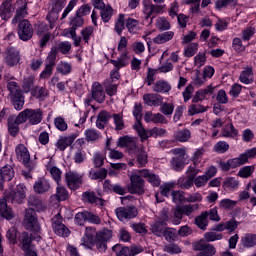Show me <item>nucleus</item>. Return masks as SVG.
<instances>
[{
    "label": "nucleus",
    "instance_id": "obj_1",
    "mask_svg": "<svg viewBox=\"0 0 256 256\" xmlns=\"http://www.w3.org/2000/svg\"><path fill=\"white\" fill-rule=\"evenodd\" d=\"M7 89L10 92L11 103L16 111H21L25 105V97L23 91L17 82L11 81L7 84Z\"/></svg>",
    "mask_w": 256,
    "mask_h": 256
},
{
    "label": "nucleus",
    "instance_id": "obj_2",
    "mask_svg": "<svg viewBox=\"0 0 256 256\" xmlns=\"http://www.w3.org/2000/svg\"><path fill=\"white\" fill-rule=\"evenodd\" d=\"M20 123H29V125H39L43 121V110L41 108H27L18 114Z\"/></svg>",
    "mask_w": 256,
    "mask_h": 256
},
{
    "label": "nucleus",
    "instance_id": "obj_3",
    "mask_svg": "<svg viewBox=\"0 0 256 256\" xmlns=\"http://www.w3.org/2000/svg\"><path fill=\"white\" fill-rule=\"evenodd\" d=\"M128 191L131 195H145V179L141 175V170H137L130 176Z\"/></svg>",
    "mask_w": 256,
    "mask_h": 256
},
{
    "label": "nucleus",
    "instance_id": "obj_4",
    "mask_svg": "<svg viewBox=\"0 0 256 256\" xmlns=\"http://www.w3.org/2000/svg\"><path fill=\"white\" fill-rule=\"evenodd\" d=\"M27 198V186L25 184H18L14 189L5 192L4 199L8 203H16L21 205Z\"/></svg>",
    "mask_w": 256,
    "mask_h": 256
},
{
    "label": "nucleus",
    "instance_id": "obj_5",
    "mask_svg": "<svg viewBox=\"0 0 256 256\" xmlns=\"http://www.w3.org/2000/svg\"><path fill=\"white\" fill-rule=\"evenodd\" d=\"M117 146L125 147L129 155H136L143 149V146L137 145L135 139L130 136H121L118 138Z\"/></svg>",
    "mask_w": 256,
    "mask_h": 256
},
{
    "label": "nucleus",
    "instance_id": "obj_6",
    "mask_svg": "<svg viewBox=\"0 0 256 256\" xmlns=\"http://www.w3.org/2000/svg\"><path fill=\"white\" fill-rule=\"evenodd\" d=\"M197 209H199V204H188L176 207L174 210V217L176 219L175 225H179L181 223L183 215L191 217Z\"/></svg>",
    "mask_w": 256,
    "mask_h": 256
},
{
    "label": "nucleus",
    "instance_id": "obj_7",
    "mask_svg": "<svg viewBox=\"0 0 256 256\" xmlns=\"http://www.w3.org/2000/svg\"><path fill=\"white\" fill-rule=\"evenodd\" d=\"M144 8H143V12H144V19L145 21H147L148 19H150V23H153V19L155 16L151 17L152 15H159L161 13H163V9H165V5H156L153 4V2H151L150 0H145L143 2Z\"/></svg>",
    "mask_w": 256,
    "mask_h": 256
},
{
    "label": "nucleus",
    "instance_id": "obj_8",
    "mask_svg": "<svg viewBox=\"0 0 256 256\" xmlns=\"http://www.w3.org/2000/svg\"><path fill=\"white\" fill-rule=\"evenodd\" d=\"M65 182L70 191H77L83 185V174L68 171L65 173Z\"/></svg>",
    "mask_w": 256,
    "mask_h": 256
},
{
    "label": "nucleus",
    "instance_id": "obj_9",
    "mask_svg": "<svg viewBox=\"0 0 256 256\" xmlns=\"http://www.w3.org/2000/svg\"><path fill=\"white\" fill-rule=\"evenodd\" d=\"M17 34L21 41H29L33 37V26L29 20H21L18 23Z\"/></svg>",
    "mask_w": 256,
    "mask_h": 256
},
{
    "label": "nucleus",
    "instance_id": "obj_10",
    "mask_svg": "<svg viewBox=\"0 0 256 256\" xmlns=\"http://www.w3.org/2000/svg\"><path fill=\"white\" fill-rule=\"evenodd\" d=\"M111 237L112 234L110 230H104L96 233L94 247H96L99 253H105V251H107V241H109Z\"/></svg>",
    "mask_w": 256,
    "mask_h": 256
},
{
    "label": "nucleus",
    "instance_id": "obj_11",
    "mask_svg": "<svg viewBox=\"0 0 256 256\" xmlns=\"http://www.w3.org/2000/svg\"><path fill=\"white\" fill-rule=\"evenodd\" d=\"M137 133L140 137V141L144 143V141H147L149 137H154V139H157V137H165V135H167V130L157 127L146 130L144 127H142Z\"/></svg>",
    "mask_w": 256,
    "mask_h": 256
},
{
    "label": "nucleus",
    "instance_id": "obj_12",
    "mask_svg": "<svg viewBox=\"0 0 256 256\" xmlns=\"http://www.w3.org/2000/svg\"><path fill=\"white\" fill-rule=\"evenodd\" d=\"M15 154L17 161L26 166L27 169H31V154L27 147L23 144H18L15 148Z\"/></svg>",
    "mask_w": 256,
    "mask_h": 256
},
{
    "label": "nucleus",
    "instance_id": "obj_13",
    "mask_svg": "<svg viewBox=\"0 0 256 256\" xmlns=\"http://www.w3.org/2000/svg\"><path fill=\"white\" fill-rule=\"evenodd\" d=\"M116 217L119 221H127V219H135L139 215V211L135 206L119 207L115 210Z\"/></svg>",
    "mask_w": 256,
    "mask_h": 256
},
{
    "label": "nucleus",
    "instance_id": "obj_14",
    "mask_svg": "<svg viewBox=\"0 0 256 256\" xmlns=\"http://www.w3.org/2000/svg\"><path fill=\"white\" fill-rule=\"evenodd\" d=\"M24 227L28 231H39V223L37 222V216L35 210L28 209L24 217Z\"/></svg>",
    "mask_w": 256,
    "mask_h": 256
},
{
    "label": "nucleus",
    "instance_id": "obj_15",
    "mask_svg": "<svg viewBox=\"0 0 256 256\" xmlns=\"http://www.w3.org/2000/svg\"><path fill=\"white\" fill-rule=\"evenodd\" d=\"M4 61L9 67H15L21 61L19 51L13 47L7 48L4 52Z\"/></svg>",
    "mask_w": 256,
    "mask_h": 256
},
{
    "label": "nucleus",
    "instance_id": "obj_16",
    "mask_svg": "<svg viewBox=\"0 0 256 256\" xmlns=\"http://www.w3.org/2000/svg\"><path fill=\"white\" fill-rule=\"evenodd\" d=\"M162 219L164 220L156 221L150 226V231L153 233V235H156V237H163V233H165V229H167V224L165 221H167L169 217L167 214H164Z\"/></svg>",
    "mask_w": 256,
    "mask_h": 256
},
{
    "label": "nucleus",
    "instance_id": "obj_17",
    "mask_svg": "<svg viewBox=\"0 0 256 256\" xmlns=\"http://www.w3.org/2000/svg\"><path fill=\"white\" fill-rule=\"evenodd\" d=\"M103 191L105 193H116V195H125L127 189L121 184H112L111 180H105L103 182Z\"/></svg>",
    "mask_w": 256,
    "mask_h": 256
},
{
    "label": "nucleus",
    "instance_id": "obj_18",
    "mask_svg": "<svg viewBox=\"0 0 256 256\" xmlns=\"http://www.w3.org/2000/svg\"><path fill=\"white\" fill-rule=\"evenodd\" d=\"M140 175L143 177V179H146L152 187H159L161 185V177L159 175L151 172L149 169H141Z\"/></svg>",
    "mask_w": 256,
    "mask_h": 256
},
{
    "label": "nucleus",
    "instance_id": "obj_19",
    "mask_svg": "<svg viewBox=\"0 0 256 256\" xmlns=\"http://www.w3.org/2000/svg\"><path fill=\"white\" fill-rule=\"evenodd\" d=\"M194 249L200 251L197 255L213 256L216 253L215 247L203 240L196 243Z\"/></svg>",
    "mask_w": 256,
    "mask_h": 256
},
{
    "label": "nucleus",
    "instance_id": "obj_20",
    "mask_svg": "<svg viewBox=\"0 0 256 256\" xmlns=\"http://www.w3.org/2000/svg\"><path fill=\"white\" fill-rule=\"evenodd\" d=\"M239 81L240 83H243V85H253V83H255V73L253 72V67H245L240 73Z\"/></svg>",
    "mask_w": 256,
    "mask_h": 256
},
{
    "label": "nucleus",
    "instance_id": "obj_21",
    "mask_svg": "<svg viewBox=\"0 0 256 256\" xmlns=\"http://www.w3.org/2000/svg\"><path fill=\"white\" fill-rule=\"evenodd\" d=\"M15 177V170L11 165H6L0 169V191L3 190L5 181H11Z\"/></svg>",
    "mask_w": 256,
    "mask_h": 256
},
{
    "label": "nucleus",
    "instance_id": "obj_22",
    "mask_svg": "<svg viewBox=\"0 0 256 256\" xmlns=\"http://www.w3.org/2000/svg\"><path fill=\"white\" fill-rule=\"evenodd\" d=\"M215 91L213 85H208L206 88L198 90L192 98V103H199V101H205L207 97H211Z\"/></svg>",
    "mask_w": 256,
    "mask_h": 256
},
{
    "label": "nucleus",
    "instance_id": "obj_23",
    "mask_svg": "<svg viewBox=\"0 0 256 256\" xmlns=\"http://www.w3.org/2000/svg\"><path fill=\"white\" fill-rule=\"evenodd\" d=\"M133 117L136 122L134 124V129L138 133L140 129L143 127L141 120L143 119V105L141 103L136 102L133 107Z\"/></svg>",
    "mask_w": 256,
    "mask_h": 256
},
{
    "label": "nucleus",
    "instance_id": "obj_24",
    "mask_svg": "<svg viewBox=\"0 0 256 256\" xmlns=\"http://www.w3.org/2000/svg\"><path fill=\"white\" fill-rule=\"evenodd\" d=\"M92 99L97 103H103L105 101V90L99 82H94L91 89Z\"/></svg>",
    "mask_w": 256,
    "mask_h": 256
},
{
    "label": "nucleus",
    "instance_id": "obj_25",
    "mask_svg": "<svg viewBox=\"0 0 256 256\" xmlns=\"http://www.w3.org/2000/svg\"><path fill=\"white\" fill-rule=\"evenodd\" d=\"M143 101L148 107H159L163 105V96L159 94L148 93L143 96Z\"/></svg>",
    "mask_w": 256,
    "mask_h": 256
},
{
    "label": "nucleus",
    "instance_id": "obj_26",
    "mask_svg": "<svg viewBox=\"0 0 256 256\" xmlns=\"http://www.w3.org/2000/svg\"><path fill=\"white\" fill-rule=\"evenodd\" d=\"M77 139V134H71L70 136L61 137L55 144V147L58 151H65L67 147H71Z\"/></svg>",
    "mask_w": 256,
    "mask_h": 256
},
{
    "label": "nucleus",
    "instance_id": "obj_27",
    "mask_svg": "<svg viewBox=\"0 0 256 256\" xmlns=\"http://www.w3.org/2000/svg\"><path fill=\"white\" fill-rule=\"evenodd\" d=\"M18 241L22 251H27L28 249L33 248V237L29 232H22L18 237Z\"/></svg>",
    "mask_w": 256,
    "mask_h": 256
},
{
    "label": "nucleus",
    "instance_id": "obj_28",
    "mask_svg": "<svg viewBox=\"0 0 256 256\" xmlns=\"http://www.w3.org/2000/svg\"><path fill=\"white\" fill-rule=\"evenodd\" d=\"M33 189L38 195H43V193H47L51 189V183L46 178H39L34 183Z\"/></svg>",
    "mask_w": 256,
    "mask_h": 256
},
{
    "label": "nucleus",
    "instance_id": "obj_29",
    "mask_svg": "<svg viewBox=\"0 0 256 256\" xmlns=\"http://www.w3.org/2000/svg\"><path fill=\"white\" fill-rule=\"evenodd\" d=\"M13 6L11 5V2L9 0L4 1L0 5V17L3 19V21H9L11 17H13Z\"/></svg>",
    "mask_w": 256,
    "mask_h": 256
},
{
    "label": "nucleus",
    "instance_id": "obj_30",
    "mask_svg": "<svg viewBox=\"0 0 256 256\" xmlns=\"http://www.w3.org/2000/svg\"><path fill=\"white\" fill-rule=\"evenodd\" d=\"M9 203L6 198L0 199V215L7 219V221H11L15 217L13 213V209L7 205Z\"/></svg>",
    "mask_w": 256,
    "mask_h": 256
},
{
    "label": "nucleus",
    "instance_id": "obj_31",
    "mask_svg": "<svg viewBox=\"0 0 256 256\" xmlns=\"http://www.w3.org/2000/svg\"><path fill=\"white\" fill-rule=\"evenodd\" d=\"M240 243L244 249H253L256 247V234L246 233L241 237Z\"/></svg>",
    "mask_w": 256,
    "mask_h": 256
},
{
    "label": "nucleus",
    "instance_id": "obj_32",
    "mask_svg": "<svg viewBox=\"0 0 256 256\" xmlns=\"http://www.w3.org/2000/svg\"><path fill=\"white\" fill-rule=\"evenodd\" d=\"M25 122L19 121V116L8 118V131L11 137H17V133H19V125Z\"/></svg>",
    "mask_w": 256,
    "mask_h": 256
},
{
    "label": "nucleus",
    "instance_id": "obj_33",
    "mask_svg": "<svg viewBox=\"0 0 256 256\" xmlns=\"http://www.w3.org/2000/svg\"><path fill=\"white\" fill-rule=\"evenodd\" d=\"M111 119V114L107 112V110H102L99 112L96 120V127L98 129H105V126L107 123H109V120Z\"/></svg>",
    "mask_w": 256,
    "mask_h": 256
},
{
    "label": "nucleus",
    "instance_id": "obj_34",
    "mask_svg": "<svg viewBox=\"0 0 256 256\" xmlns=\"http://www.w3.org/2000/svg\"><path fill=\"white\" fill-rule=\"evenodd\" d=\"M175 37V32L173 31H166L163 33L158 34L156 37L153 38V43L156 45H163V43H169L171 39Z\"/></svg>",
    "mask_w": 256,
    "mask_h": 256
},
{
    "label": "nucleus",
    "instance_id": "obj_35",
    "mask_svg": "<svg viewBox=\"0 0 256 256\" xmlns=\"http://www.w3.org/2000/svg\"><path fill=\"white\" fill-rule=\"evenodd\" d=\"M82 197L83 200L86 201V203H91L92 205H100L101 207H103V199L97 197L95 192L86 191L83 193Z\"/></svg>",
    "mask_w": 256,
    "mask_h": 256
},
{
    "label": "nucleus",
    "instance_id": "obj_36",
    "mask_svg": "<svg viewBox=\"0 0 256 256\" xmlns=\"http://www.w3.org/2000/svg\"><path fill=\"white\" fill-rule=\"evenodd\" d=\"M174 139L178 143H187L191 139V131L187 128L174 132Z\"/></svg>",
    "mask_w": 256,
    "mask_h": 256
},
{
    "label": "nucleus",
    "instance_id": "obj_37",
    "mask_svg": "<svg viewBox=\"0 0 256 256\" xmlns=\"http://www.w3.org/2000/svg\"><path fill=\"white\" fill-rule=\"evenodd\" d=\"M71 42L69 41H63L55 44L52 47V50L56 52V54L59 55V53H62V55H67L71 51Z\"/></svg>",
    "mask_w": 256,
    "mask_h": 256
},
{
    "label": "nucleus",
    "instance_id": "obj_38",
    "mask_svg": "<svg viewBox=\"0 0 256 256\" xmlns=\"http://www.w3.org/2000/svg\"><path fill=\"white\" fill-rule=\"evenodd\" d=\"M152 89L155 93H169L171 91V84L165 80H158Z\"/></svg>",
    "mask_w": 256,
    "mask_h": 256
},
{
    "label": "nucleus",
    "instance_id": "obj_39",
    "mask_svg": "<svg viewBox=\"0 0 256 256\" xmlns=\"http://www.w3.org/2000/svg\"><path fill=\"white\" fill-rule=\"evenodd\" d=\"M195 225L202 231H207V227H209V218L207 217V212H202L195 218Z\"/></svg>",
    "mask_w": 256,
    "mask_h": 256
},
{
    "label": "nucleus",
    "instance_id": "obj_40",
    "mask_svg": "<svg viewBox=\"0 0 256 256\" xmlns=\"http://www.w3.org/2000/svg\"><path fill=\"white\" fill-rule=\"evenodd\" d=\"M89 177L92 181H103L107 179V169L100 168L99 170H91L89 172Z\"/></svg>",
    "mask_w": 256,
    "mask_h": 256
},
{
    "label": "nucleus",
    "instance_id": "obj_41",
    "mask_svg": "<svg viewBox=\"0 0 256 256\" xmlns=\"http://www.w3.org/2000/svg\"><path fill=\"white\" fill-rule=\"evenodd\" d=\"M239 135V131L235 126H233V123L227 124L221 131V136L222 137H230V138H235Z\"/></svg>",
    "mask_w": 256,
    "mask_h": 256
},
{
    "label": "nucleus",
    "instance_id": "obj_42",
    "mask_svg": "<svg viewBox=\"0 0 256 256\" xmlns=\"http://www.w3.org/2000/svg\"><path fill=\"white\" fill-rule=\"evenodd\" d=\"M57 73L60 75H69L73 71V65L69 62L60 61L56 67Z\"/></svg>",
    "mask_w": 256,
    "mask_h": 256
},
{
    "label": "nucleus",
    "instance_id": "obj_43",
    "mask_svg": "<svg viewBox=\"0 0 256 256\" xmlns=\"http://www.w3.org/2000/svg\"><path fill=\"white\" fill-rule=\"evenodd\" d=\"M129 59V55L127 53L120 54V56L116 60H111L110 63L116 67L119 71V69H122V67H127V60Z\"/></svg>",
    "mask_w": 256,
    "mask_h": 256
},
{
    "label": "nucleus",
    "instance_id": "obj_44",
    "mask_svg": "<svg viewBox=\"0 0 256 256\" xmlns=\"http://www.w3.org/2000/svg\"><path fill=\"white\" fill-rule=\"evenodd\" d=\"M27 17V5L21 6L16 10V14L12 19V25H17L18 22L22 21L21 19H25Z\"/></svg>",
    "mask_w": 256,
    "mask_h": 256
},
{
    "label": "nucleus",
    "instance_id": "obj_45",
    "mask_svg": "<svg viewBox=\"0 0 256 256\" xmlns=\"http://www.w3.org/2000/svg\"><path fill=\"white\" fill-rule=\"evenodd\" d=\"M100 17L103 23H109V21H111V18L113 17V7L108 5L100 9Z\"/></svg>",
    "mask_w": 256,
    "mask_h": 256
},
{
    "label": "nucleus",
    "instance_id": "obj_46",
    "mask_svg": "<svg viewBox=\"0 0 256 256\" xmlns=\"http://www.w3.org/2000/svg\"><path fill=\"white\" fill-rule=\"evenodd\" d=\"M124 29H125V15L119 14L118 19L115 20L114 31L117 33V35L121 36L123 35Z\"/></svg>",
    "mask_w": 256,
    "mask_h": 256
},
{
    "label": "nucleus",
    "instance_id": "obj_47",
    "mask_svg": "<svg viewBox=\"0 0 256 256\" xmlns=\"http://www.w3.org/2000/svg\"><path fill=\"white\" fill-rule=\"evenodd\" d=\"M138 167H145L148 163L147 152L142 148L138 153L134 154Z\"/></svg>",
    "mask_w": 256,
    "mask_h": 256
},
{
    "label": "nucleus",
    "instance_id": "obj_48",
    "mask_svg": "<svg viewBox=\"0 0 256 256\" xmlns=\"http://www.w3.org/2000/svg\"><path fill=\"white\" fill-rule=\"evenodd\" d=\"M28 203L29 205H31L33 209V211H43L45 209V207L43 206V202L39 199V197L35 196V195H31L28 198Z\"/></svg>",
    "mask_w": 256,
    "mask_h": 256
},
{
    "label": "nucleus",
    "instance_id": "obj_49",
    "mask_svg": "<svg viewBox=\"0 0 256 256\" xmlns=\"http://www.w3.org/2000/svg\"><path fill=\"white\" fill-rule=\"evenodd\" d=\"M222 187L224 189H227L228 191H233V190L237 189V187H239V181H237V179H235V177H227L224 180Z\"/></svg>",
    "mask_w": 256,
    "mask_h": 256
},
{
    "label": "nucleus",
    "instance_id": "obj_50",
    "mask_svg": "<svg viewBox=\"0 0 256 256\" xmlns=\"http://www.w3.org/2000/svg\"><path fill=\"white\" fill-rule=\"evenodd\" d=\"M47 171H49L52 179H54L57 185H60L61 175H63V172L61 171V169H59L57 166H52V167L47 166Z\"/></svg>",
    "mask_w": 256,
    "mask_h": 256
},
{
    "label": "nucleus",
    "instance_id": "obj_51",
    "mask_svg": "<svg viewBox=\"0 0 256 256\" xmlns=\"http://www.w3.org/2000/svg\"><path fill=\"white\" fill-rule=\"evenodd\" d=\"M17 237H19V231L15 227H11L6 232V239H8L11 245H17Z\"/></svg>",
    "mask_w": 256,
    "mask_h": 256
},
{
    "label": "nucleus",
    "instance_id": "obj_52",
    "mask_svg": "<svg viewBox=\"0 0 256 256\" xmlns=\"http://www.w3.org/2000/svg\"><path fill=\"white\" fill-rule=\"evenodd\" d=\"M253 173H255V166H244L240 168L237 175L241 177V179H249Z\"/></svg>",
    "mask_w": 256,
    "mask_h": 256
},
{
    "label": "nucleus",
    "instance_id": "obj_53",
    "mask_svg": "<svg viewBox=\"0 0 256 256\" xmlns=\"http://www.w3.org/2000/svg\"><path fill=\"white\" fill-rule=\"evenodd\" d=\"M94 33H95V29L93 28V26H87L81 30L80 35H81L84 43H89V41H91V37H93Z\"/></svg>",
    "mask_w": 256,
    "mask_h": 256
},
{
    "label": "nucleus",
    "instance_id": "obj_54",
    "mask_svg": "<svg viewBox=\"0 0 256 256\" xmlns=\"http://www.w3.org/2000/svg\"><path fill=\"white\" fill-rule=\"evenodd\" d=\"M170 163L174 171H182L185 168V158L173 157Z\"/></svg>",
    "mask_w": 256,
    "mask_h": 256
},
{
    "label": "nucleus",
    "instance_id": "obj_55",
    "mask_svg": "<svg viewBox=\"0 0 256 256\" xmlns=\"http://www.w3.org/2000/svg\"><path fill=\"white\" fill-rule=\"evenodd\" d=\"M112 119L115 125V131H123V129H125V121L123 120V115L113 114Z\"/></svg>",
    "mask_w": 256,
    "mask_h": 256
},
{
    "label": "nucleus",
    "instance_id": "obj_56",
    "mask_svg": "<svg viewBox=\"0 0 256 256\" xmlns=\"http://www.w3.org/2000/svg\"><path fill=\"white\" fill-rule=\"evenodd\" d=\"M56 197L58 201H67L69 199V191H67L66 187L59 184L56 188Z\"/></svg>",
    "mask_w": 256,
    "mask_h": 256
},
{
    "label": "nucleus",
    "instance_id": "obj_57",
    "mask_svg": "<svg viewBox=\"0 0 256 256\" xmlns=\"http://www.w3.org/2000/svg\"><path fill=\"white\" fill-rule=\"evenodd\" d=\"M112 251L116 253V256H131L129 247L121 244H116L112 247Z\"/></svg>",
    "mask_w": 256,
    "mask_h": 256
},
{
    "label": "nucleus",
    "instance_id": "obj_58",
    "mask_svg": "<svg viewBox=\"0 0 256 256\" xmlns=\"http://www.w3.org/2000/svg\"><path fill=\"white\" fill-rule=\"evenodd\" d=\"M84 135L86 137V141L89 143L91 141H97L99 137H101V133L96 129H87L84 132Z\"/></svg>",
    "mask_w": 256,
    "mask_h": 256
},
{
    "label": "nucleus",
    "instance_id": "obj_59",
    "mask_svg": "<svg viewBox=\"0 0 256 256\" xmlns=\"http://www.w3.org/2000/svg\"><path fill=\"white\" fill-rule=\"evenodd\" d=\"M156 27L159 31H169L171 29V23L165 17H160L156 20Z\"/></svg>",
    "mask_w": 256,
    "mask_h": 256
},
{
    "label": "nucleus",
    "instance_id": "obj_60",
    "mask_svg": "<svg viewBox=\"0 0 256 256\" xmlns=\"http://www.w3.org/2000/svg\"><path fill=\"white\" fill-rule=\"evenodd\" d=\"M158 71L159 70L153 69V68L147 69V74H146L144 81L148 87H151V85H153L155 83V79H156L155 75H157Z\"/></svg>",
    "mask_w": 256,
    "mask_h": 256
},
{
    "label": "nucleus",
    "instance_id": "obj_61",
    "mask_svg": "<svg viewBox=\"0 0 256 256\" xmlns=\"http://www.w3.org/2000/svg\"><path fill=\"white\" fill-rule=\"evenodd\" d=\"M126 27L129 33H137L139 31V21L134 18H128L126 20Z\"/></svg>",
    "mask_w": 256,
    "mask_h": 256
},
{
    "label": "nucleus",
    "instance_id": "obj_62",
    "mask_svg": "<svg viewBox=\"0 0 256 256\" xmlns=\"http://www.w3.org/2000/svg\"><path fill=\"white\" fill-rule=\"evenodd\" d=\"M229 147H230L229 143H227L225 141H219L214 145L213 151H214V153L223 154V153H227V151H229Z\"/></svg>",
    "mask_w": 256,
    "mask_h": 256
},
{
    "label": "nucleus",
    "instance_id": "obj_63",
    "mask_svg": "<svg viewBox=\"0 0 256 256\" xmlns=\"http://www.w3.org/2000/svg\"><path fill=\"white\" fill-rule=\"evenodd\" d=\"M117 87H119V83H114L111 81L105 82V90L107 95H109V97H113L117 95Z\"/></svg>",
    "mask_w": 256,
    "mask_h": 256
},
{
    "label": "nucleus",
    "instance_id": "obj_64",
    "mask_svg": "<svg viewBox=\"0 0 256 256\" xmlns=\"http://www.w3.org/2000/svg\"><path fill=\"white\" fill-rule=\"evenodd\" d=\"M197 51H199V44L190 43L187 47L184 48V56L193 57Z\"/></svg>",
    "mask_w": 256,
    "mask_h": 256
}]
</instances>
